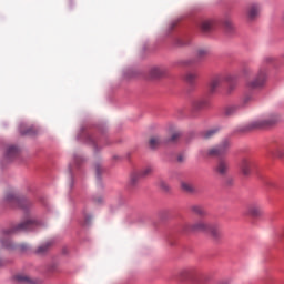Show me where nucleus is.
Wrapping results in <instances>:
<instances>
[{
  "label": "nucleus",
  "instance_id": "obj_1",
  "mask_svg": "<svg viewBox=\"0 0 284 284\" xmlns=\"http://www.w3.org/2000/svg\"><path fill=\"white\" fill-rule=\"evenodd\" d=\"M281 121V115L276 113H270L262 119L254 120L243 126L242 132H250L252 130H263L265 128H272Z\"/></svg>",
  "mask_w": 284,
  "mask_h": 284
},
{
  "label": "nucleus",
  "instance_id": "obj_2",
  "mask_svg": "<svg viewBox=\"0 0 284 284\" xmlns=\"http://www.w3.org/2000/svg\"><path fill=\"white\" fill-rule=\"evenodd\" d=\"M183 230L184 232H204L205 234H211L213 239H219V236H221V230L204 221L194 224H185Z\"/></svg>",
  "mask_w": 284,
  "mask_h": 284
},
{
  "label": "nucleus",
  "instance_id": "obj_3",
  "mask_svg": "<svg viewBox=\"0 0 284 284\" xmlns=\"http://www.w3.org/2000/svg\"><path fill=\"white\" fill-rule=\"evenodd\" d=\"M267 83V70L260 69L256 77L253 80L246 82L247 90H261Z\"/></svg>",
  "mask_w": 284,
  "mask_h": 284
},
{
  "label": "nucleus",
  "instance_id": "obj_4",
  "mask_svg": "<svg viewBox=\"0 0 284 284\" xmlns=\"http://www.w3.org/2000/svg\"><path fill=\"white\" fill-rule=\"evenodd\" d=\"M39 225H41V222H39L37 219H28L22 223L18 224L11 231H9L8 234H14L17 232H28L30 230H34V227H39Z\"/></svg>",
  "mask_w": 284,
  "mask_h": 284
},
{
  "label": "nucleus",
  "instance_id": "obj_5",
  "mask_svg": "<svg viewBox=\"0 0 284 284\" xmlns=\"http://www.w3.org/2000/svg\"><path fill=\"white\" fill-rule=\"evenodd\" d=\"M230 150V140H223L219 145L209 149V156H224Z\"/></svg>",
  "mask_w": 284,
  "mask_h": 284
},
{
  "label": "nucleus",
  "instance_id": "obj_6",
  "mask_svg": "<svg viewBox=\"0 0 284 284\" xmlns=\"http://www.w3.org/2000/svg\"><path fill=\"white\" fill-rule=\"evenodd\" d=\"M252 168H254V160L251 158H243L240 163V170L244 176L252 174Z\"/></svg>",
  "mask_w": 284,
  "mask_h": 284
},
{
  "label": "nucleus",
  "instance_id": "obj_7",
  "mask_svg": "<svg viewBox=\"0 0 284 284\" xmlns=\"http://www.w3.org/2000/svg\"><path fill=\"white\" fill-rule=\"evenodd\" d=\"M214 172L219 176H226L230 173V162L226 160L217 161L216 165L214 166Z\"/></svg>",
  "mask_w": 284,
  "mask_h": 284
},
{
  "label": "nucleus",
  "instance_id": "obj_8",
  "mask_svg": "<svg viewBox=\"0 0 284 284\" xmlns=\"http://www.w3.org/2000/svg\"><path fill=\"white\" fill-rule=\"evenodd\" d=\"M223 81H225V75H216L213 79H211V82L209 84V93L214 94V92L219 90Z\"/></svg>",
  "mask_w": 284,
  "mask_h": 284
},
{
  "label": "nucleus",
  "instance_id": "obj_9",
  "mask_svg": "<svg viewBox=\"0 0 284 284\" xmlns=\"http://www.w3.org/2000/svg\"><path fill=\"white\" fill-rule=\"evenodd\" d=\"M258 14H261V4H250L247 8V18L251 21H254V19H256V17H258Z\"/></svg>",
  "mask_w": 284,
  "mask_h": 284
},
{
  "label": "nucleus",
  "instance_id": "obj_10",
  "mask_svg": "<svg viewBox=\"0 0 284 284\" xmlns=\"http://www.w3.org/2000/svg\"><path fill=\"white\" fill-rule=\"evenodd\" d=\"M224 81L229 83L226 94H232V92L236 90V77H234L233 74H226L224 75Z\"/></svg>",
  "mask_w": 284,
  "mask_h": 284
},
{
  "label": "nucleus",
  "instance_id": "obj_11",
  "mask_svg": "<svg viewBox=\"0 0 284 284\" xmlns=\"http://www.w3.org/2000/svg\"><path fill=\"white\" fill-rule=\"evenodd\" d=\"M271 153L273 154V156H277V159H283V156H284V142L274 143L271 146Z\"/></svg>",
  "mask_w": 284,
  "mask_h": 284
},
{
  "label": "nucleus",
  "instance_id": "obj_12",
  "mask_svg": "<svg viewBox=\"0 0 284 284\" xmlns=\"http://www.w3.org/2000/svg\"><path fill=\"white\" fill-rule=\"evenodd\" d=\"M247 212L253 219H258L263 214V209L258 204H251L247 207Z\"/></svg>",
  "mask_w": 284,
  "mask_h": 284
},
{
  "label": "nucleus",
  "instance_id": "obj_13",
  "mask_svg": "<svg viewBox=\"0 0 284 284\" xmlns=\"http://www.w3.org/2000/svg\"><path fill=\"white\" fill-rule=\"evenodd\" d=\"M18 156H19V148H17L14 145H10L7 148L6 159H8V161H12L13 159H17Z\"/></svg>",
  "mask_w": 284,
  "mask_h": 284
},
{
  "label": "nucleus",
  "instance_id": "obj_14",
  "mask_svg": "<svg viewBox=\"0 0 284 284\" xmlns=\"http://www.w3.org/2000/svg\"><path fill=\"white\" fill-rule=\"evenodd\" d=\"M241 110V104H231L224 109L225 116H234Z\"/></svg>",
  "mask_w": 284,
  "mask_h": 284
},
{
  "label": "nucleus",
  "instance_id": "obj_15",
  "mask_svg": "<svg viewBox=\"0 0 284 284\" xmlns=\"http://www.w3.org/2000/svg\"><path fill=\"white\" fill-rule=\"evenodd\" d=\"M205 105H207V99L205 98H199L192 102L193 110H203Z\"/></svg>",
  "mask_w": 284,
  "mask_h": 284
},
{
  "label": "nucleus",
  "instance_id": "obj_16",
  "mask_svg": "<svg viewBox=\"0 0 284 284\" xmlns=\"http://www.w3.org/2000/svg\"><path fill=\"white\" fill-rule=\"evenodd\" d=\"M142 175L140 173V171H134L133 173H131V176H130V185L132 187H136V185H139V181H141Z\"/></svg>",
  "mask_w": 284,
  "mask_h": 284
},
{
  "label": "nucleus",
  "instance_id": "obj_17",
  "mask_svg": "<svg viewBox=\"0 0 284 284\" xmlns=\"http://www.w3.org/2000/svg\"><path fill=\"white\" fill-rule=\"evenodd\" d=\"M4 201L6 203H11V205H21V200H19L14 193H7Z\"/></svg>",
  "mask_w": 284,
  "mask_h": 284
},
{
  "label": "nucleus",
  "instance_id": "obj_18",
  "mask_svg": "<svg viewBox=\"0 0 284 284\" xmlns=\"http://www.w3.org/2000/svg\"><path fill=\"white\" fill-rule=\"evenodd\" d=\"M213 27H214V22L212 20H203L200 23V28L202 32H211Z\"/></svg>",
  "mask_w": 284,
  "mask_h": 284
},
{
  "label": "nucleus",
  "instance_id": "obj_19",
  "mask_svg": "<svg viewBox=\"0 0 284 284\" xmlns=\"http://www.w3.org/2000/svg\"><path fill=\"white\" fill-rule=\"evenodd\" d=\"M191 212L197 216H207V211H205V209L201 205L191 206Z\"/></svg>",
  "mask_w": 284,
  "mask_h": 284
},
{
  "label": "nucleus",
  "instance_id": "obj_20",
  "mask_svg": "<svg viewBox=\"0 0 284 284\" xmlns=\"http://www.w3.org/2000/svg\"><path fill=\"white\" fill-rule=\"evenodd\" d=\"M165 74V70L159 67H154L151 69V77L153 79H159V77H163Z\"/></svg>",
  "mask_w": 284,
  "mask_h": 284
},
{
  "label": "nucleus",
  "instance_id": "obj_21",
  "mask_svg": "<svg viewBox=\"0 0 284 284\" xmlns=\"http://www.w3.org/2000/svg\"><path fill=\"white\" fill-rule=\"evenodd\" d=\"M252 101H254V95L252 93H246L242 100H241V108H243V105H250V103H252Z\"/></svg>",
  "mask_w": 284,
  "mask_h": 284
},
{
  "label": "nucleus",
  "instance_id": "obj_22",
  "mask_svg": "<svg viewBox=\"0 0 284 284\" xmlns=\"http://www.w3.org/2000/svg\"><path fill=\"white\" fill-rule=\"evenodd\" d=\"M50 245H52V243H50V242H47V243L40 245L36 251L37 254H40V255L45 254L48 252V250H50Z\"/></svg>",
  "mask_w": 284,
  "mask_h": 284
},
{
  "label": "nucleus",
  "instance_id": "obj_23",
  "mask_svg": "<svg viewBox=\"0 0 284 284\" xmlns=\"http://www.w3.org/2000/svg\"><path fill=\"white\" fill-rule=\"evenodd\" d=\"M16 278L19 283L34 284V281L28 275H18Z\"/></svg>",
  "mask_w": 284,
  "mask_h": 284
},
{
  "label": "nucleus",
  "instance_id": "obj_24",
  "mask_svg": "<svg viewBox=\"0 0 284 284\" xmlns=\"http://www.w3.org/2000/svg\"><path fill=\"white\" fill-rule=\"evenodd\" d=\"M91 203H93V205H103L105 200L103 199V195H94L91 197Z\"/></svg>",
  "mask_w": 284,
  "mask_h": 284
},
{
  "label": "nucleus",
  "instance_id": "obj_25",
  "mask_svg": "<svg viewBox=\"0 0 284 284\" xmlns=\"http://www.w3.org/2000/svg\"><path fill=\"white\" fill-rule=\"evenodd\" d=\"M185 81L189 83V85H194V82L196 81V73L189 72L185 75Z\"/></svg>",
  "mask_w": 284,
  "mask_h": 284
},
{
  "label": "nucleus",
  "instance_id": "obj_26",
  "mask_svg": "<svg viewBox=\"0 0 284 284\" xmlns=\"http://www.w3.org/2000/svg\"><path fill=\"white\" fill-rule=\"evenodd\" d=\"M181 187L183 192H187V194H192V192H194V186L187 182H182Z\"/></svg>",
  "mask_w": 284,
  "mask_h": 284
},
{
  "label": "nucleus",
  "instance_id": "obj_27",
  "mask_svg": "<svg viewBox=\"0 0 284 284\" xmlns=\"http://www.w3.org/2000/svg\"><path fill=\"white\" fill-rule=\"evenodd\" d=\"M160 143H161V138L159 136H153L149 141V145L150 148H152V150H154V148H159Z\"/></svg>",
  "mask_w": 284,
  "mask_h": 284
},
{
  "label": "nucleus",
  "instance_id": "obj_28",
  "mask_svg": "<svg viewBox=\"0 0 284 284\" xmlns=\"http://www.w3.org/2000/svg\"><path fill=\"white\" fill-rule=\"evenodd\" d=\"M219 133V128L210 129L209 131L203 133V139H212L214 134Z\"/></svg>",
  "mask_w": 284,
  "mask_h": 284
},
{
  "label": "nucleus",
  "instance_id": "obj_29",
  "mask_svg": "<svg viewBox=\"0 0 284 284\" xmlns=\"http://www.w3.org/2000/svg\"><path fill=\"white\" fill-rule=\"evenodd\" d=\"M210 54V50H207V48H200L196 51V57H199V59H203V57H207Z\"/></svg>",
  "mask_w": 284,
  "mask_h": 284
},
{
  "label": "nucleus",
  "instance_id": "obj_30",
  "mask_svg": "<svg viewBox=\"0 0 284 284\" xmlns=\"http://www.w3.org/2000/svg\"><path fill=\"white\" fill-rule=\"evenodd\" d=\"M20 133L22 134V136H26V135L32 136L37 134V131L32 128H29L26 131L23 129H20Z\"/></svg>",
  "mask_w": 284,
  "mask_h": 284
},
{
  "label": "nucleus",
  "instance_id": "obj_31",
  "mask_svg": "<svg viewBox=\"0 0 284 284\" xmlns=\"http://www.w3.org/2000/svg\"><path fill=\"white\" fill-rule=\"evenodd\" d=\"M139 172H140L142 178H145V176H150V174H152L153 169H152V166H146V168L142 169Z\"/></svg>",
  "mask_w": 284,
  "mask_h": 284
},
{
  "label": "nucleus",
  "instance_id": "obj_32",
  "mask_svg": "<svg viewBox=\"0 0 284 284\" xmlns=\"http://www.w3.org/2000/svg\"><path fill=\"white\" fill-rule=\"evenodd\" d=\"M224 28L226 30V32H232V30H234V23H232V21L226 20L224 22Z\"/></svg>",
  "mask_w": 284,
  "mask_h": 284
},
{
  "label": "nucleus",
  "instance_id": "obj_33",
  "mask_svg": "<svg viewBox=\"0 0 284 284\" xmlns=\"http://www.w3.org/2000/svg\"><path fill=\"white\" fill-rule=\"evenodd\" d=\"M179 139H181V133H180V131H175L172 133L170 141L172 143H174V142L179 141Z\"/></svg>",
  "mask_w": 284,
  "mask_h": 284
},
{
  "label": "nucleus",
  "instance_id": "obj_34",
  "mask_svg": "<svg viewBox=\"0 0 284 284\" xmlns=\"http://www.w3.org/2000/svg\"><path fill=\"white\" fill-rule=\"evenodd\" d=\"M101 172H103V169H101L100 165L95 166V174L98 179H101Z\"/></svg>",
  "mask_w": 284,
  "mask_h": 284
},
{
  "label": "nucleus",
  "instance_id": "obj_35",
  "mask_svg": "<svg viewBox=\"0 0 284 284\" xmlns=\"http://www.w3.org/2000/svg\"><path fill=\"white\" fill-rule=\"evenodd\" d=\"M186 43L183 40H178V45H185Z\"/></svg>",
  "mask_w": 284,
  "mask_h": 284
},
{
  "label": "nucleus",
  "instance_id": "obj_36",
  "mask_svg": "<svg viewBox=\"0 0 284 284\" xmlns=\"http://www.w3.org/2000/svg\"><path fill=\"white\" fill-rule=\"evenodd\" d=\"M268 187H274V182L270 181L267 182Z\"/></svg>",
  "mask_w": 284,
  "mask_h": 284
},
{
  "label": "nucleus",
  "instance_id": "obj_37",
  "mask_svg": "<svg viewBox=\"0 0 284 284\" xmlns=\"http://www.w3.org/2000/svg\"><path fill=\"white\" fill-rule=\"evenodd\" d=\"M74 161H75V163H79V161H81V156H75Z\"/></svg>",
  "mask_w": 284,
  "mask_h": 284
},
{
  "label": "nucleus",
  "instance_id": "obj_38",
  "mask_svg": "<svg viewBox=\"0 0 284 284\" xmlns=\"http://www.w3.org/2000/svg\"><path fill=\"white\" fill-rule=\"evenodd\" d=\"M162 187H164V190H168V185L165 184H162Z\"/></svg>",
  "mask_w": 284,
  "mask_h": 284
},
{
  "label": "nucleus",
  "instance_id": "obj_39",
  "mask_svg": "<svg viewBox=\"0 0 284 284\" xmlns=\"http://www.w3.org/2000/svg\"><path fill=\"white\" fill-rule=\"evenodd\" d=\"M179 161H181V158H179Z\"/></svg>",
  "mask_w": 284,
  "mask_h": 284
},
{
  "label": "nucleus",
  "instance_id": "obj_40",
  "mask_svg": "<svg viewBox=\"0 0 284 284\" xmlns=\"http://www.w3.org/2000/svg\"><path fill=\"white\" fill-rule=\"evenodd\" d=\"M0 267H1V262H0Z\"/></svg>",
  "mask_w": 284,
  "mask_h": 284
}]
</instances>
